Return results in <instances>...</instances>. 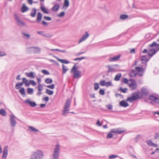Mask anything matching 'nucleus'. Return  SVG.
<instances>
[{"mask_svg":"<svg viewBox=\"0 0 159 159\" xmlns=\"http://www.w3.org/2000/svg\"><path fill=\"white\" fill-rule=\"evenodd\" d=\"M42 24L44 26H47L48 25V23L44 20H43L42 21Z\"/></svg>","mask_w":159,"mask_h":159,"instance_id":"338daca9","label":"nucleus"},{"mask_svg":"<svg viewBox=\"0 0 159 159\" xmlns=\"http://www.w3.org/2000/svg\"><path fill=\"white\" fill-rule=\"evenodd\" d=\"M147 143L148 145L150 146H152L153 144V143H152V141L150 140H149L147 142Z\"/></svg>","mask_w":159,"mask_h":159,"instance_id":"e2e57ef3","label":"nucleus"},{"mask_svg":"<svg viewBox=\"0 0 159 159\" xmlns=\"http://www.w3.org/2000/svg\"><path fill=\"white\" fill-rule=\"evenodd\" d=\"M46 93L49 95H52L53 93V91L49 89H47Z\"/></svg>","mask_w":159,"mask_h":159,"instance_id":"37998d69","label":"nucleus"},{"mask_svg":"<svg viewBox=\"0 0 159 159\" xmlns=\"http://www.w3.org/2000/svg\"><path fill=\"white\" fill-rule=\"evenodd\" d=\"M69 6V2L68 0H64V3L63 5V7H66Z\"/></svg>","mask_w":159,"mask_h":159,"instance_id":"473e14b6","label":"nucleus"},{"mask_svg":"<svg viewBox=\"0 0 159 159\" xmlns=\"http://www.w3.org/2000/svg\"><path fill=\"white\" fill-rule=\"evenodd\" d=\"M22 34L23 37L26 39H28L30 38V35L28 34H27L24 32H22Z\"/></svg>","mask_w":159,"mask_h":159,"instance_id":"a19ab883","label":"nucleus"},{"mask_svg":"<svg viewBox=\"0 0 159 159\" xmlns=\"http://www.w3.org/2000/svg\"><path fill=\"white\" fill-rule=\"evenodd\" d=\"M25 102L29 104L32 107H34L37 105L36 103L34 102H31L29 100H27L25 101Z\"/></svg>","mask_w":159,"mask_h":159,"instance_id":"412c9836","label":"nucleus"},{"mask_svg":"<svg viewBox=\"0 0 159 159\" xmlns=\"http://www.w3.org/2000/svg\"><path fill=\"white\" fill-rule=\"evenodd\" d=\"M37 88L38 91L36 93V95L38 96H40L42 94V92L43 89V86L42 84H39L37 86Z\"/></svg>","mask_w":159,"mask_h":159,"instance_id":"f3484780","label":"nucleus"},{"mask_svg":"<svg viewBox=\"0 0 159 159\" xmlns=\"http://www.w3.org/2000/svg\"><path fill=\"white\" fill-rule=\"evenodd\" d=\"M130 80L131 81V82L128 84V85L130 87V89L132 90H135L137 88V84L136 81L133 79Z\"/></svg>","mask_w":159,"mask_h":159,"instance_id":"ddd939ff","label":"nucleus"},{"mask_svg":"<svg viewBox=\"0 0 159 159\" xmlns=\"http://www.w3.org/2000/svg\"><path fill=\"white\" fill-rule=\"evenodd\" d=\"M117 155H112L109 156L108 158L109 159H111L112 158H115L117 157Z\"/></svg>","mask_w":159,"mask_h":159,"instance_id":"4d7b16f0","label":"nucleus"},{"mask_svg":"<svg viewBox=\"0 0 159 159\" xmlns=\"http://www.w3.org/2000/svg\"><path fill=\"white\" fill-rule=\"evenodd\" d=\"M29 83L30 84L34 86H35L36 84V83L35 82L32 80H29Z\"/></svg>","mask_w":159,"mask_h":159,"instance_id":"c03bdc74","label":"nucleus"},{"mask_svg":"<svg viewBox=\"0 0 159 159\" xmlns=\"http://www.w3.org/2000/svg\"><path fill=\"white\" fill-rule=\"evenodd\" d=\"M121 55H118L117 56L110 58L109 61H110L113 62L117 61L120 57Z\"/></svg>","mask_w":159,"mask_h":159,"instance_id":"6ab92c4d","label":"nucleus"},{"mask_svg":"<svg viewBox=\"0 0 159 159\" xmlns=\"http://www.w3.org/2000/svg\"><path fill=\"white\" fill-rule=\"evenodd\" d=\"M128 79L126 78L124 79L123 80V83L126 84H128Z\"/></svg>","mask_w":159,"mask_h":159,"instance_id":"0e129e2a","label":"nucleus"},{"mask_svg":"<svg viewBox=\"0 0 159 159\" xmlns=\"http://www.w3.org/2000/svg\"><path fill=\"white\" fill-rule=\"evenodd\" d=\"M105 83H106V82H105V80H102L100 82V84L101 86H104L105 85Z\"/></svg>","mask_w":159,"mask_h":159,"instance_id":"13d9d810","label":"nucleus"},{"mask_svg":"<svg viewBox=\"0 0 159 159\" xmlns=\"http://www.w3.org/2000/svg\"><path fill=\"white\" fill-rule=\"evenodd\" d=\"M127 90V89L126 88H124V89L120 88L119 90L120 91V92L124 93H126V91Z\"/></svg>","mask_w":159,"mask_h":159,"instance_id":"09e8293b","label":"nucleus"},{"mask_svg":"<svg viewBox=\"0 0 159 159\" xmlns=\"http://www.w3.org/2000/svg\"><path fill=\"white\" fill-rule=\"evenodd\" d=\"M146 68L147 67H145L144 65H143L141 67H136L135 68V70L138 71V75L139 76H142L144 74Z\"/></svg>","mask_w":159,"mask_h":159,"instance_id":"6e6552de","label":"nucleus"},{"mask_svg":"<svg viewBox=\"0 0 159 159\" xmlns=\"http://www.w3.org/2000/svg\"><path fill=\"white\" fill-rule=\"evenodd\" d=\"M45 82L47 84H51L52 82V80L51 79L48 78L45 79Z\"/></svg>","mask_w":159,"mask_h":159,"instance_id":"58836bf2","label":"nucleus"},{"mask_svg":"<svg viewBox=\"0 0 159 159\" xmlns=\"http://www.w3.org/2000/svg\"><path fill=\"white\" fill-rule=\"evenodd\" d=\"M121 74L119 73V74H117L116 75V76L115 77L114 80H115L117 81H119L120 80V77H121Z\"/></svg>","mask_w":159,"mask_h":159,"instance_id":"72a5a7b5","label":"nucleus"},{"mask_svg":"<svg viewBox=\"0 0 159 159\" xmlns=\"http://www.w3.org/2000/svg\"><path fill=\"white\" fill-rule=\"evenodd\" d=\"M99 86L98 83H95L94 84V88L95 90H97L99 88Z\"/></svg>","mask_w":159,"mask_h":159,"instance_id":"8fccbe9b","label":"nucleus"},{"mask_svg":"<svg viewBox=\"0 0 159 159\" xmlns=\"http://www.w3.org/2000/svg\"><path fill=\"white\" fill-rule=\"evenodd\" d=\"M31 12L30 14V15L33 17H35L37 12V10L35 8H33L32 9Z\"/></svg>","mask_w":159,"mask_h":159,"instance_id":"393cba45","label":"nucleus"},{"mask_svg":"<svg viewBox=\"0 0 159 159\" xmlns=\"http://www.w3.org/2000/svg\"><path fill=\"white\" fill-rule=\"evenodd\" d=\"M159 138V134L158 133H156L155 134L154 136V139H157Z\"/></svg>","mask_w":159,"mask_h":159,"instance_id":"774afa93","label":"nucleus"},{"mask_svg":"<svg viewBox=\"0 0 159 159\" xmlns=\"http://www.w3.org/2000/svg\"><path fill=\"white\" fill-rule=\"evenodd\" d=\"M106 107L108 109L111 110L112 108V106L111 104L107 105Z\"/></svg>","mask_w":159,"mask_h":159,"instance_id":"680f3d73","label":"nucleus"},{"mask_svg":"<svg viewBox=\"0 0 159 159\" xmlns=\"http://www.w3.org/2000/svg\"><path fill=\"white\" fill-rule=\"evenodd\" d=\"M149 99L153 102L158 103H159V98L152 95H149Z\"/></svg>","mask_w":159,"mask_h":159,"instance_id":"4468645a","label":"nucleus"},{"mask_svg":"<svg viewBox=\"0 0 159 159\" xmlns=\"http://www.w3.org/2000/svg\"><path fill=\"white\" fill-rule=\"evenodd\" d=\"M89 35L87 32H86L85 34H84L82 37L78 41V43H80L81 42L85 40L89 36Z\"/></svg>","mask_w":159,"mask_h":159,"instance_id":"dca6fc26","label":"nucleus"},{"mask_svg":"<svg viewBox=\"0 0 159 159\" xmlns=\"http://www.w3.org/2000/svg\"><path fill=\"white\" fill-rule=\"evenodd\" d=\"M27 93L28 94H32L34 92L33 89L31 88H28L27 89Z\"/></svg>","mask_w":159,"mask_h":159,"instance_id":"ea45409f","label":"nucleus"},{"mask_svg":"<svg viewBox=\"0 0 159 159\" xmlns=\"http://www.w3.org/2000/svg\"><path fill=\"white\" fill-rule=\"evenodd\" d=\"M29 10V8L27 7L25 3H23L21 9V11L22 12H24Z\"/></svg>","mask_w":159,"mask_h":159,"instance_id":"b1692460","label":"nucleus"},{"mask_svg":"<svg viewBox=\"0 0 159 159\" xmlns=\"http://www.w3.org/2000/svg\"><path fill=\"white\" fill-rule=\"evenodd\" d=\"M65 12L64 11H62L58 14L57 16L59 17H62L65 15Z\"/></svg>","mask_w":159,"mask_h":159,"instance_id":"3c124183","label":"nucleus"},{"mask_svg":"<svg viewBox=\"0 0 159 159\" xmlns=\"http://www.w3.org/2000/svg\"><path fill=\"white\" fill-rule=\"evenodd\" d=\"M128 17V15L126 14H123L120 16V19L124 20Z\"/></svg>","mask_w":159,"mask_h":159,"instance_id":"f704fd0d","label":"nucleus"},{"mask_svg":"<svg viewBox=\"0 0 159 159\" xmlns=\"http://www.w3.org/2000/svg\"><path fill=\"white\" fill-rule=\"evenodd\" d=\"M71 101V100L68 98L65 103L64 109L63 110L62 114L63 116H66L69 112V108L70 107Z\"/></svg>","mask_w":159,"mask_h":159,"instance_id":"39448f33","label":"nucleus"},{"mask_svg":"<svg viewBox=\"0 0 159 159\" xmlns=\"http://www.w3.org/2000/svg\"><path fill=\"white\" fill-rule=\"evenodd\" d=\"M44 33V32L43 31H38L37 32V33L41 35H43L44 37H46L47 38H49L51 37L52 36V34H47L46 35L45 34H43V33Z\"/></svg>","mask_w":159,"mask_h":159,"instance_id":"5701e85b","label":"nucleus"},{"mask_svg":"<svg viewBox=\"0 0 159 159\" xmlns=\"http://www.w3.org/2000/svg\"><path fill=\"white\" fill-rule=\"evenodd\" d=\"M60 145L57 143L54 148L52 155V159H59L60 153Z\"/></svg>","mask_w":159,"mask_h":159,"instance_id":"f03ea898","label":"nucleus"},{"mask_svg":"<svg viewBox=\"0 0 159 159\" xmlns=\"http://www.w3.org/2000/svg\"><path fill=\"white\" fill-rule=\"evenodd\" d=\"M44 153L40 150H37L32 153L30 157V159H43Z\"/></svg>","mask_w":159,"mask_h":159,"instance_id":"f257e3e1","label":"nucleus"},{"mask_svg":"<svg viewBox=\"0 0 159 159\" xmlns=\"http://www.w3.org/2000/svg\"><path fill=\"white\" fill-rule=\"evenodd\" d=\"M8 146H5L3 150V154L2 157V159H6L8 154Z\"/></svg>","mask_w":159,"mask_h":159,"instance_id":"2eb2a0df","label":"nucleus"},{"mask_svg":"<svg viewBox=\"0 0 159 159\" xmlns=\"http://www.w3.org/2000/svg\"><path fill=\"white\" fill-rule=\"evenodd\" d=\"M25 74L29 77H30L32 78H34V73L33 72H30V73H26Z\"/></svg>","mask_w":159,"mask_h":159,"instance_id":"7c9ffc66","label":"nucleus"},{"mask_svg":"<svg viewBox=\"0 0 159 159\" xmlns=\"http://www.w3.org/2000/svg\"><path fill=\"white\" fill-rule=\"evenodd\" d=\"M99 93L102 95H104L105 94V91L103 89H101L99 91Z\"/></svg>","mask_w":159,"mask_h":159,"instance_id":"6e6d98bb","label":"nucleus"},{"mask_svg":"<svg viewBox=\"0 0 159 159\" xmlns=\"http://www.w3.org/2000/svg\"><path fill=\"white\" fill-rule=\"evenodd\" d=\"M10 125L11 127L14 128L16 124V121L15 120L16 117L13 114L10 115Z\"/></svg>","mask_w":159,"mask_h":159,"instance_id":"9b49d317","label":"nucleus"},{"mask_svg":"<svg viewBox=\"0 0 159 159\" xmlns=\"http://www.w3.org/2000/svg\"><path fill=\"white\" fill-rule=\"evenodd\" d=\"M156 49L152 48L150 49V51H152L151 54L149 53L148 57H152L153 55L155 54L157 52L159 51V44L157 43V45L156 46Z\"/></svg>","mask_w":159,"mask_h":159,"instance_id":"f8f14e48","label":"nucleus"},{"mask_svg":"<svg viewBox=\"0 0 159 159\" xmlns=\"http://www.w3.org/2000/svg\"><path fill=\"white\" fill-rule=\"evenodd\" d=\"M59 7V5L58 4H57L54 6L52 9L53 11L56 12L58 11Z\"/></svg>","mask_w":159,"mask_h":159,"instance_id":"bb28decb","label":"nucleus"},{"mask_svg":"<svg viewBox=\"0 0 159 159\" xmlns=\"http://www.w3.org/2000/svg\"><path fill=\"white\" fill-rule=\"evenodd\" d=\"M141 135L140 134H138L136 138L135 139V140L136 141H137L138 140H139L141 138Z\"/></svg>","mask_w":159,"mask_h":159,"instance_id":"bf43d9fd","label":"nucleus"},{"mask_svg":"<svg viewBox=\"0 0 159 159\" xmlns=\"http://www.w3.org/2000/svg\"><path fill=\"white\" fill-rule=\"evenodd\" d=\"M139 92H136L132 94L131 97L128 98L126 100V101H129L131 102L133 101L137 100V99L140 98V97L139 95Z\"/></svg>","mask_w":159,"mask_h":159,"instance_id":"423d86ee","label":"nucleus"},{"mask_svg":"<svg viewBox=\"0 0 159 159\" xmlns=\"http://www.w3.org/2000/svg\"><path fill=\"white\" fill-rule=\"evenodd\" d=\"M62 67L63 73V74H65L68 69L64 65H62Z\"/></svg>","mask_w":159,"mask_h":159,"instance_id":"e433bc0d","label":"nucleus"},{"mask_svg":"<svg viewBox=\"0 0 159 159\" xmlns=\"http://www.w3.org/2000/svg\"><path fill=\"white\" fill-rule=\"evenodd\" d=\"M55 57L56 58V59L58 61L61 62L62 63L66 64H68L69 63V62L68 61H67L66 60L60 59L56 57Z\"/></svg>","mask_w":159,"mask_h":159,"instance_id":"a878e982","label":"nucleus"},{"mask_svg":"<svg viewBox=\"0 0 159 159\" xmlns=\"http://www.w3.org/2000/svg\"><path fill=\"white\" fill-rule=\"evenodd\" d=\"M120 105L124 107H126L129 106V104L124 100H122L120 102Z\"/></svg>","mask_w":159,"mask_h":159,"instance_id":"4be33fe9","label":"nucleus"},{"mask_svg":"<svg viewBox=\"0 0 159 159\" xmlns=\"http://www.w3.org/2000/svg\"><path fill=\"white\" fill-rule=\"evenodd\" d=\"M29 129L30 130V131L34 133L39 131L38 130L32 126H29Z\"/></svg>","mask_w":159,"mask_h":159,"instance_id":"c756f323","label":"nucleus"},{"mask_svg":"<svg viewBox=\"0 0 159 159\" xmlns=\"http://www.w3.org/2000/svg\"><path fill=\"white\" fill-rule=\"evenodd\" d=\"M42 15L41 12H38L37 15L36 21L38 23H39L42 20Z\"/></svg>","mask_w":159,"mask_h":159,"instance_id":"aec40b11","label":"nucleus"},{"mask_svg":"<svg viewBox=\"0 0 159 159\" xmlns=\"http://www.w3.org/2000/svg\"><path fill=\"white\" fill-rule=\"evenodd\" d=\"M43 17H44V18L45 20H48V21H50L52 20L51 18L50 17H48V16H44Z\"/></svg>","mask_w":159,"mask_h":159,"instance_id":"864d4df0","label":"nucleus"},{"mask_svg":"<svg viewBox=\"0 0 159 159\" xmlns=\"http://www.w3.org/2000/svg\"><path fill=\"white\" fill-rule=\"evenodd\" d=\"M76 64H75L71 70V72L73 73V78L75 79H76L80 77L81 71L77 70V68L76 67Z\"/></svg>","mask_w":159,"mask_h":159,"instance_id":"0eeeda50","label":"nucleus"},{"mask_svg":"<svg viewBox=\"0 0 159 159\" xmlns=\"http://www.w3.org/2000/svg\"><path fill=\"white\" fill-rule=\"evenodd\" d=\"M107 67L108 68L107 71V72L108 73H110L111 72L115 71V69L113 68H111L110 66H108Z\"/></svg>","mask_w":159,"mask_h":159,"instance_id":"79ce46f5","label":"nucleus"},{"mask_svg":"<svg viewBox=\"0 0 159 159\" xmlns=\"http://www.w3.org/2000/svg\"><path fill=\"white\" fill-rule=\"evenodd\" d=\"M105 85L106 87H108L110 86H112V85L111 81H108L106 82Z\"/></svg>","mask_w":159,"mask_h":159,"instance_id":"de8ad7c7","label":"nucleus"},{"mask_svg":"<svg viewBox=\"0 0 159 159\" xmlns=\"http://www.w3.org/2000/svg\"><path fill=\"white\" fill-rule=\"evenodd\" d=\"M15 18L17 25L19 26H26L25 23L20 20V17L16 14H14Z\"/></svg>","mask_w":159,"mask_h":159,"instance_id":"9d476101","label":"nucleus"},{"mask_svg":"<svg viewBox=\"0 0 159 159\" xmlns=\"http://www.w3.org/2000/svg\"><path fill=\"white\" fill-rule=\"evenodd\" d=\"M149 57V58H148L147 56L145 55H142L141 56L140 61H141V63L143 64L145 67L147 66V63L151 58L150 57Z\"/></svg>","mask_w":159,"mask_h":159,"instance_id":"1a4fd4ad","label":"nucleus"},{"mask_svg":"<svg viewBox=\"0 0 159 159\" xmlns=\"http://www.w3.org/2000/svg\"><path fill=\"white\" fill-rule=\"evenodd\" d=\"M141 92L142 94L145 96H147L149 93L148 89L146 88H144L141 89Z\"/></svg>","mask_w":159,"mask_h":159,"instance_id":"a211bd4d","label":"nucleus"},{"mask_svg":"<svg viewBox=\"0 0 159 159\" xmlns=\"http://www.w3.org/2000/svg\"><path fill=\"white\" fill-rule=\"evenodd\" d=\"M36 78H37V80L38 83V85L41 84H40V83L41 82V79L40 78H39L37 77Z\"/></svg>","mask_w":159,"mask_h":159,"instance_id":"69168bd1","label":"nucleus"},{"mask_svg":"<svg viewBox=\"0 0 159 159\" xmlns=\"http://www.w3.org/2000/svg\"><path fill=\"white\" fill-rule=\"evenodd\" d=\"M49 61L51 62H53L54 64L57 66L59 65V63L53 60L52 59H50Z\"/></svg>","mask_w":159,"mask_h":159,"instance_id":"052dcab7","label":"nucleus"},{"mask_svg":"<svg viewBox=\"0 0 159 159\" xmlns=\"http://www.w3.org/2000/svg\"><path fill=\"white\" fill-rule=\"evenodd\" d=\"M41 11L45 13L48 14L49 13V12L44 7H41Z\"/></svg>","mask_w":159,"mask_h":159,"instance_id":"c9c22d12","label":"nucleus"},{"mask_svg":"<svg viewBox=\"0 0 159 159\" xmlns=\"http://www.w3.org/2000/svg\"><path fill=\"white\" fill-rule=\"evenodd\" d=\"M125 132V130H121L120 128H119L116 129H111L110 133L107 135V138H111L112 137L113 134L112 133H115L116 134H121Z\"/></svg>","mask_w":159,"mask_h":159,"instance_id":"20e7f679","label":"nucleus"},{"mask_svg":"<svg viewBox=\"0 0 159 159\" xmlns=\"http://www.w3.org/2000/svg\"><path fill=\"white\" fill-rule=\"evenodd\" d=\"M137 73H135L134 70H130L129 73V75L130 77H135L137 75Z\"/></svg>","mask_w":159,"mask_h":159,"instance_id":"c85d7f7f","label":"nucleus"},{"mask_svg":"<svg viewBox=\"0 0 159 159\" xmlns=\"http://www.w3.org/2000/svg\"><path fill=\"white\" fill-rule=\"evenodd\" d=\"M86 58V57H80L75 58L74 59V60L75 61H77L78 60H81L83 59H85Z\"/></svg>","mask_w":159,"mask_h":159,"instance_id":"a18cd8bd","label":"nucleus"},{"mask_svg":"<svg viewBox=\"0 0 159 159\" xmlns=\"http://www.w3.org/2000/svg\"><path fill=\"white\" fill-rule=\"evenodd\" d=\"M157 45V43L156 42L154 41L152 44L149 45L148 46L151 48L153 47L154 46H156Z\"/></svg>","mask_w":159,"mask_h":159,"instance_id":"49530a36","label":"nucleus"},{"mask_svg":"<svg viewBox=\"0 0 159 159\" xmlns=\"http://www.w3.org/2000/svg\"><path fill=\"white\" fill-rule=\"evenodd\" d=\"M43 73L45 75H48L49 74V72L45 70H43L42 71Z\"/></svg>","mask_w":159,"mask_h":159,"instance_id":"5fc2aeb1","label":"nucleus"},{"mask_svg":"<svg viewBox=\"0 0 159 159\" xmlns=\"http://www.w3.org/2000/svg\"><path fill=\"white\" fill-rule=\"evenodd\" d=\"M150 49H144L143 51H142V53L144 54L145 53H148V54L149 53L151 54V52H152V51H150Z\"/></svg>","mask_w":159,"mask_h":159,"instance_id":"2f4dec72","label":"nucleus"},{"mask_svg":"<svg viewBox=\"0 0 159 159\" xmlns=\"http://www.w3.org/2000/svg\"><path fill=\"white\" fill-rule=\"evenodd\" d=\"M19 92L23 96H25L26 95L25 89L23 87H22L19 90Z\"/></svg>","mask_w":159,"mask_h":159,"instance_id":"cd10ccee","label":"nucleus"},{"mask_svg":"<svg viewBox=\"0 0 159 159\" xmlns=\"http://www.w3.org/2000/svg\"><path fill=\"white\" fill-rule=\"evenodd\" d=\"M46 87L51 89H54L55 88V85L54 84H52L51 85H47Z\"/></svg>","mask_w":159,"mask_h":159,"instance_id":"603ef678","label":"nucleus"},{"mask_svg":"<svg viewBox=\"0 0 159 159\" xmlns=\"http://www.w3.org/2000/svg\"><path fill=\"white\" fill-rule=\"evenodd\" d=\"M26 52L28 53H39L41 48L37 47H30L26 48Z\"/></svg>","mask_w":159,"mask_h":159,"instance_id":"7ed1b4c3","label":"nucleus"},{"mask_svg":"<svg viewBox=\"0 0 159 159\" xmlns=\"http://www.w3.org/2000/svg\"><path fill=\"white\" fill-rule=\"evenodd\" d=\"M0 114L2 116H5L6 115V112L5 110L3 109H1L0 110Z\"/></svg>","mask_w":159,"mask_h":159,"instance_id":"4c0bfd02","label":"nucleus"}]
</instances>
